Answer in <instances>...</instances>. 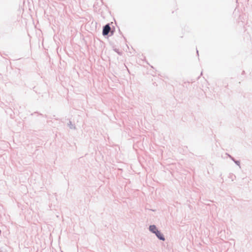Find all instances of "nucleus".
I'll use <instances>...</instances> for the list:
<instances>
[{"instance_id": "1", "label": "nucleus", "mask_w": 252, "mask_h": 252, "mask_svg": "<svg viewBox=\"0 0 252 252\" xmlns=\"http://www.w3.org/2000/svg\"><path fill=\"white\" fill-rule=\"evenodd\" d=\"M110 27L109 25H106L103 28V34L104 35H107L110 31Z\"/></svg>"}, {"instance_id": "2", "label": "nucleus", "mask_w": 252, "mask_h": 252, "mask_svg": "<svg viewBox=\"0 0 252 252\" xmlns=\"http://www.w3.org/2000/svg\"><path fill=\"white\" fill-rule=\"evenodd\" d=\"M155 234L159 239L164 240V238L163 237L162 234L159 231H157V232Z\"/></svg>"}, {"instance_id": "3", "label": "nucleus", "mask_w": 252, "mask_h": 252, "mask_svg": "<svg viewBox=\"0 0 252 252\" xmlns=\"http://www.w3.org/2000/svg\"><path fill=\"white\" fill-rule=\"evenodd\" d=\"M149 228L150 230L154 233H156L157 232V231H158L155 225H151Z\"/></svg>"}]
</instances>
